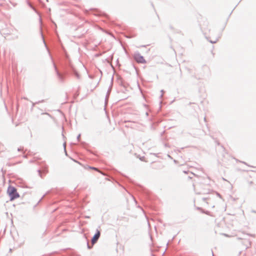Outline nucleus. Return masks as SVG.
<instances>
[{
    "mask_svg": "<svg viewBox=\"0 0 256 256\" xmlns=\"http://www.w3.org/2000/svg\"><path fill=\"white\" fill-rule=\"evenodd\" d=\"M7 193L8 196H10V200L11 201L14 200L20 197L19 194L18 193L16 189L14 186H8Z\"/></svg>",
    "mask_w": 256,
    "mask_h": 256,
    "instance_id": "nucleus-1",
    "label": "nucleus"
},
{
    "mask_svg": "<svg viewBox=\"0 0 256 256\" xmlns=\"http://www.w3.org/2000/svg\"><path fill=\"white\" fill-rule=\"evenodd\" d=\"M134 59L138 62H139V63L146 62L144 58V57L138 54L135 55Z\"/></svg>",
    "mask_w": 256,
    "mask_h": 256,
    "instance_id": "nucleus-2",
    "label": "nucleus"
},
{
    "mask_svg": "<svg viewBox=\"0 0 256 256\" xmlns=\"http://www.w3.org/2000/svg\"><path fill=\"white\" fill-rule=\"evenodd\" d=\"M100 232L99 230H98L97 232L94 234V236H93L92 240V244H94L95 243H96V242H97V240H98L100 236Z\"/></svg>",
    "mask_w": 256,
    "mask_h": 256,
    "instance_id": "nucleus-3",
    "label": "nucleus"
},
{
    "mask_svg": "<svg viewBox=\"0 0 256 256\" xmlns=\"http://www.w3.org/2000/svg\"><path fill=\"white\" fill-rule=\"evenodd\" d=\"M90 169H92V170H97V171H98V169L96 168H94V167H90Z\"/></svg>",
    "mask_w": 256,
    "mask_h": 256,
    "instance_id": "nucleus-4",
    "label": "nucleus"
}]
</instances>
